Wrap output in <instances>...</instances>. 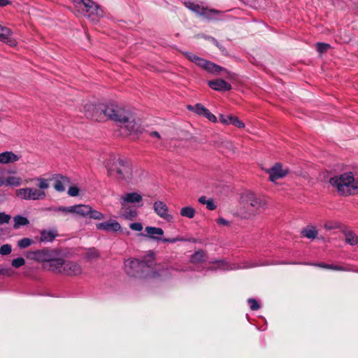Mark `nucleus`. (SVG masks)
<instances>
[{
    "label": "nucleus",
    "instance_id": "obj_50",
    "mask_svg": "<svg viewBox=\"0 0 358 358\" xmlns=\"http://www.w3.org/2000/svg\"><path fill=\"white\" fill-rule=\"evenodd\" d=\"M208 199L205 196H201L199 198L198 201L200 203L206 205Z\"/></svg>",
    "mask_w": 358,
    "mask_h": 358
},
{
    "label": "nucleus",
    "instance_id": "obj_17",
    "mask_svg": "<svg viewBox=\"0 0 358 358\" xmlns=\"http://www.w3.org/2000/svg\"><path fill=\"white\" fill-rule=\"evenodd\" d=\"M12 31L7 27L0 24V41L3 42L10 46H15L17 43L11 38Z\"/></svg>",
    "mask_w": 358,
    "mask_h": 358
},
{
    "label": "nucleus",
    "instance_id": "obj_53",
    "mask_svg": "<svg viewBox=\"0 0 358 358\" xmlns=\"http://www.w3.org/2000/svg\"><path fill=\"white\" fill-rule=\"evenodd\" d=\"M47 211L58 212V207L51 206L45 208Z\"/></svg>",
    "mask_w": 358,
    "mask_h": 358
},
{
    "label": "nucleus",
    "instance_id": "obj_4",
    "mask_svg": "<svg viewBox=\"0 0 358 358\" xmlns=\"http://www.w3.org/2000/svg\"><path fill=\"white\" fill-rule=\"evenodd\" d=\"M38 182L37 186L38 189L35 187L20 188L15 191L16 196L24 200H41L45 198L46 193L44 189L49 188L48 179L42 177H38L32 179Z\"/></svg>",
    "mask_w": 358,
    "mask_h": 358
},
{
    "label": "nucleus",
    "instance_id": "obj_37",
    "mask_svg": "<svg viewBox=\"0 0 358 358\" xmlns=\"http://www.w3.org/2000/svg\"><path fill=\"white\" fill-rule=\"evenodd\" d=\"M206 39L209 40L210 41H211L215 45H216L219 50L222 52H226V49L222 45L220 44L217 39H215L214 37H212V36H207L206 37Z\"/></svg>",
    "mask_w": 358,
    "mask_h": 358
},
{
    "label": "nucleus",
    "instance_id": "obj_2",
    "mask_svg": "<svg viewBox=\"0 0 358 358\" xmlns=\"http://www.w3.org/2000/svg\"><path fill=\"white\" fill-rule=\"evenodd\" d=\"M27 257L42 263L45 269L53 272L57 264H59V254L57 250L45 248L29 252Z\"/></svg>",
    "mask_w": 358,
    "mask_h": 358
},
{
    "label": "nucleus",
    "instance_id": "obj_42",
    "mask_svg": "<svg viewBox=\"0 0 358 358\" xmlns=\"http://www.w3.org/2000/svg\"><path fill=\"white\" fill-rule=\"evenodd\" d=\"M10 220V215L5 213H0V224L8 223Z\"/></svg>",
    "mask_w": 358,
    "mask_h": 358
},
{
    "label": "nucleus",
    "instance_id": "obj_13",
    "mask_svg": "<svg viewBox=\"0 0 358 358\" xmlns=\"http://www.w3.org/2000/svg\"><path fill=\"white\" fill-rule=\"evenodd\" d=\"M289 173L287 167H284L281 163H276L270 169V181L275 182L279 178H284Z\"/></svg>",
    "mask_w": 358,
    "mask_h": 358
},
{
    "label": "nucleus",
    "instance_id": "obj_31",
    "mask_svg": "<svg viewBox=\"0 0 358 358\" xmlns=\"http://www.w3.org/2000/svg\"><path fill=\"white\" fill-rule=\"evenodd\" d=\"M14 225L13 227L15 229L19 228L20 226L27 225L29 222L28 219L25 217L21 215H17L14 217Z\"/></svg>",
    "mask_w": 358,
    "mask_h": 358
},
{
    "label": "nucleus",
    "instance_id": "obj_38",
    "mask_svg": "<svg viewBox=\"0 0 358 358\" xmlns=\"http://www.w3.org/2000/svg\"><path fill=\"white\" fill-rule=\"evenodd\" d=\"M12 251V247L9 244H4L0 248V254L1 255H8Z\"/></svg>",
    "mask_w": 358,
    "mask_h": 358
},
{
    "label": "nucleus",
    "instance_id": "obj_46",
    "mask_svg": "<svg viewBox=\"0 0 358 358\" xmlns=\"http://www.w3.org/2000/svg\"><path fill=\"white\" fill-rule=\"evenodd\" d=\"M73 208L71 206H58V212L63 213L64 214L72 213Z\"/></svg>",
    "mask_w": 358,
    "mask_h": 358
},
{
    "label": "nucleus",
    "instance_id": "obj_40",
    "mask_svg": "<svg viewBox=\"0 0 358 358\" xmlns=\"http://www.w3.org/2000/svg\"><path fill=\"white\" fill-rule=\"evenodd\" d=\"M316 48H317V50L320 53H323V52H326L330 48V45L328 43H317L316 44Z\"/></svg>",
    "mask_w": 358,
    "mask_h": 358
},
{
    "label": "nucleus",
    "instance_id": "obj_57",
    "mask_svg": "<svg viewBox=\"0 0 358 358\" xmlns=\"http://www.w3.org/2000/svg\"><path fill=\"white\" fill-rule=\"evenodd\" d=\"M3 269L0 268V274H3Z\"/></svg>",
    "mask_w": 358,
    "mask_h": 358
},
{
    "label": "nucleus",
    "instance_id": "obj_9",
    "mask_svg": "<svg viewBox=\"0 0 358 358\" xmlns=\"http://www.w3.org/2000/svg\"><path fill=\"white\" fill-rule=\"evenodd\" d=\"M184 4L186 8L207 20H215L217 19L216 15L222 13L220 10L201 6L199 3L191 1H185Z\"/></svg>",
    "mask_w": 358,
    "mask_h": 358
},
{
    "label": "nucleus",
    "instance_id": "obj_6",
    "mask_svg": "<svg viewBox=\"0 0 358 358\" xmlns=\"http://www.w3.org/2000/svg\"><path fill=\"white\" fill-rule=\"evenodd\" d=\"M110 175L117 174L118 179L129 181L132 178V166L126 158L114 157L111 162L107 164Z\"/></svg>",
    "mask_w": 358,
    "mask_h": 358
},
{
    "label": "nucleus",
    "instance_id": "obj_23",
    "mask_svg": "<svg viewBox=\"0 0 358 358\" xmlns=\"http://www.w3.org/2000/svg\"><path fill=\"white\" fill-rule=\"evenodd\" d=\"M301 235L309 239H315L318 235V231L315 227L308 225L302 229Z\"/></svg>",
    "mask_w": 358,
    "mask_h": 358
},
{
    "label": "nucleus",
    "instance_id": "obj_8",
    "mask_svg": "<svg viewBox=\"0 0 358 358\" xmlns=\"http://www.w3.org/2000/svg\"><path fill=\"white\" fill-rule=\"evenodd\" d=\"M58 263L53 271L54 273L67 276L78 275L82 273V267L76 262L66 260L59 257Z\"/></svg>",
    "mask_w": 358,
    "mask_h": 358
},
{
    "label": "nucleus",
    "instance_id": "obj_35",
    "mask_svg": "<svg viewBox=\"0 0 358 358\" xmlns=\"http://www.w3.org/2000/svg\"><path fill=\"white\" fill-rule=\"evenodd\" d=\"M217 266L216 268L226 271V270H231L233 268L224 261H217L216 262Z\"/></svg>",
    "mask_w": 358,
    "mask_h": 358
},
{
    "label": "nucleus",
    "instance_id": "obj_56",
    "mask_svg": "<svg viewBox=\"0 0 358 358\" xmlns=\"http://www.w3.org/2000/svg\"><path fill=\"white\" fill-rule=\"evenodd\" d=\"M6 172L8 174H15L16 173L15 170H13V169L8 170Z\"/></svg>",
    "mask_w": 358,
    "mask_h": 358
},
{
    "label": "nucleus",
    "instance_id": "obj_36",
    "mask_svg": "<svg viewBox=\"0 0 358 358\" xmlns=\"http://www.w3.org/2000/svg\"><path fill=\"white\" fill-rule=\"evenodd\" d=\"M25 260L23 257H17L15 259H13L11 262V264L15 268H20L24 265Z\"/></svg>",
    "mask_w": 358,
    "mask_h": 358
},
{
    "label": "nucleus",
    "instance_id": "obj_22",
    "mask_svg": "<svg viewBox=\"0 0 358 358\" xmlns=\"http://www.w3.org/2000/svg\"><path fill=\"white\" fill-rule=\"evenodd\" d=\"M90 207V206L84 204H78L72 206V213L76 214L83 217H86L88 216Z\"/></svg>",
    "mask_w": 358,
    "mask_h": 358
},
{
    "label": "nucleus",
    "instance_id": "obj_3",
    "mask_svg": "<svg viewBox=\"0 0 358 358\" xmlns=\"http://www.w3.org/2000/svg\"><path fill=\"white\" fill-rule=\"evenodd\" d=\"M153 265V260L145 262L138 259H127L124 262V271L131 277L147 278L155 274L152 270Z\"/></svg>",
    "mask_w": 358,
    "mask_h": 358
},
{
    "label": "nucleus",
    "instance_id": "obj_29",
    "mask_svg": "<svg viewBox=\"0 0 358 358\" xmlns=\"http://www.w3.org/2000/svg\"><path fill=\"white\" fill-rule=\"evenodd\" d=\"M122 210H123L122 215L126 220H132L138 215L136 208H130L129 206H127L126 209H122Z\"/></svg>",
    "mask_w": 358,
    "mask_h": 358
},
{
    "label": "nucleus",
    "instance_id": "obj_51",
    "mask_svg": "<svg viewBox=\"0 0 358 358\" xmlns=\"http://www.w3.org/2000/svg\"><path fill=\"white\" fill-rule=\"evenodd\" d=\"M10 4V1L8 0H0V6L4 7Z\"/></svg>",
    "mask_w": 358,
    "mask_h": 358
},
{
    "label": "nucleus",
    "instance_id": "obj_7",
    "mask_svg": "<svg viewBox=\"0 0 358 358\" xmlns=\"http://www.w3.org/2000/svg\"><path fill=\"white\" fill-rule=\"evenodd\" d=\"M76 10L90 19L96 22L103 15L101 7L92 0H73Z\"/></svg>",
    "mask_w": 358,
    "mask_h": 358
},
{
    "label": "nucleus",
    "instance_id": "obj_27",
    "mask_svg": "<svg viewBox=\"0 0 358 358\" xmlns=\"http://www.w3.org/2000/svg\"><path fill=\"white\" fill-rule=\"evenodd\" d=\"M206 254L203 250H198L194 252L190 257V261L192 263L197 264L205 261Z\"/></svg>",
    "mask_w": 358,
    "mask_h": 358
},
{
    "label": "nucleus",
    "instance_id": "obj_39",
    "mask_svg": "<svg viewBox=\"0 0 358 358\" xmlns=\"http://www.w3.org/2000/svg\"><path fill=\"white\" fill-rule=\"evenodd\" d=\"M232 118V115H220L219 117L220 122L227 125L231 124Z\"/></svg>",
    "mask_w": 358,
    "mask_h": 358
},
{
    "label": "nucleus",
    "instance_id": "obj_14",
    "mask_svg": "<svg viewBox=\"0 0 358 358\" xmlns=\"http://www.w3.org/2000/svg\"><path fill=\"white\" fill-rule=\"evenodd\" d=\"M96 227L99 230H103L107 232H116L121 229L120 224L115 220H110L108 222L98 223L96 224Z\"/></svg>",
    "mask_w": 358,
    "mask_h": 358
},
{
    "label": "nucleus",
    "instance_id": "obj_24",
    "mask_svg": "<svg viewBox=\"0 0 358 358\" xmlns=\"http://www.w3.org/2000/svg\"><path fill=\"white\" fill-rule=\"evenodd\" d=\"M57 231L55 230H42L41 231V242H52L57 236Z\"/></svg>",
    "mask_w": 358,
    "mask_h": 358
},
{
    "label": "nucleus",
    "instance_id": "obj_32",
    "mask_svg": "<svg viewBox=\"0 0 358 358\" xmlns=\"http://www.w3.org/2000/svg\"><path fill=\"white\" fill-rule=\"evenodd\" d=\"M88 216L92 219L99 220L103 219L105 217L102 213L92 209L91 206L90 207Z\"/></svg>",
    "mask_w": 358,
    "mask_h": 358
},
{
    "label": "nucleus",
    "instance_id": "obj_55",
    "mask_svg": "<svg viewBox=\"0 0 358 358\" xmlns=\"http://www.w3.org/2000/svg\"><path fill=\"white\" fill-rule=\"evenodd\" d=\"M250 204L251 206L254 207V206H257L259 204V202L257 201V200L255 199L254 201H252Z\"/></svg>",
    "mask_w": 358,
    "mask_h": 358
},
{
    "label": "nucleus",
    "instance_id": "obj_47",
    "mask_svg": "<svg viewBox=\"0 0 358 358\" xmlns=\"http://www.w3.org/2000/svg\"><path fill=\"white\" fill-rule=\"evenodd\" d=\"M206 205V208L209 210H213L216 208V205L215 204L213 199H209Z\"/></svg>",
    "mask_w": 358,
    "mask_h": 358
},
{
    "label": "nucleus",
    "instance_id": "obj_11",
    "mask_svg": "<svg viewBox=\"0 0 358 358\" xmlns=\"http://www.w3.org/2000/svg\"><path fill=\"white\" fill-rule=\"evenodd\" d=\"M153 210L155 213L161 218L171 222L173 220V216L169 213L167 205L162 201H157L153 203Z\"/></svg>",
    "mask_w": 358,
    "mask_h": 358
},
{
    "label": "nucleus",
    "instance_id": "obj_34",
    "mask_svg": "<svg viewBox=\"0 0 358 358\" xmlns=\"http://www.w3.org/2000/svg\"><path fill=\"white\" fill-rule=\"evenodd\" d=\"M248 303L250 306V308L252 310H257L260 308L259 302L255 299H248Z\"/></svg>",
    "mask_w": 358,
    "mask_h": 358
},
{
    "label": "nucleus",
    "instance_id": "obj_26",
    "mask_svg": "<svg viewBox=\"0 0 358 358\" xmlns=\"http://www.w3.org/2000/svg\"><path fill=\"white\" fill-rule=\"evenodd\" d=\"M6 186L19 187L22 183V180L19 176H8L5 178Z\"/></svg>",
    "mask_w": 358,
    "mask_h": 358
},
{
    "label": "nucleus",
    "instance_id": "obj_41",
    "mask_svg": "<svg viewBox=\"0 0 358 358\" xmlns=\"http://www.w3.org/2000/svg\"><path fill=\"white\" fill-rule=\"evenodd\" d=\"M231 124L236 126L238 128H243L245 127V124L235 116H233Z\"/></svg>",
    "mask_w": 358,
    "mask_h": 358
},
{
    "label": "nucleus",
    "instance_id": "obj_15",
    "mask_svg": "<svg viewBox=\"0 0 358 358\" xmlns=\"http://www.w3.org/2000/svg\"><path fill=\"white\" fill-rule=\"evenodd\" d=\"M208 86L213 90L227 92L231 89V85L223 79L219 78L208 82Z\"/></svg>",
    "mask_w": 358,
    "mask_h": 358
},
{
    "label": "nucleus",
    "instance_id": "obj_21",
    "mask_svg": "<svg viewBox=\"0 0 358 358\" xmlns=\"http://www.w3.org/2000/svg\"><path fill=\"white\" fill-rule=\"evenodd\" d=\"M308 265H312L315 266H317L322 268L330 269L338 271H350L351 270L345 266H338L335 264H329L326 263H315V264H308Z\"/></svg>",
    "mask_w": 358,
    "mask_h": 358
},
{
    "label": "nucleus",
    "instance_id": "obj_44",
    "mask_svg": "<svg viewBox=\"0 0 358 358\" xmlns=\"http://www.w3.org/2000/svg\"><path fill=\"white\" fill-rule=\"evenodd\" d=\"M79 194V189L76 186H71L68 189V194L71 196H76Z\"/></svg>",
    "mask_w": 358,
    "mask_h": 358
},
{
    "label": "nucleus",
    "instance_id": "obj_45",
    "mask_svg": "<svg viewBox=\"0 0 358 358\" xmlns=\"http://www.w3.org/2000/svg\"><path fill=\"white\" fill-rule=\"evenodd\" d=\"M203 117H206L208 120H210L212 122H217L216 116L215 115H213V113H211L208 109L205 113V115Z\"/></svg>",
    "mask_w": 358,
    "mask_h": 358
},
{
    "label": "nucleus",
    "instance_id": "obj_19",
    "mask_svg": "<svg viewBox=\"0 0 358 358\" xmlns=\"http://www.w3.org/2000/svg\"><path fill=\"white\" fill-rule=\"evenodd\" d=\"M19 156L11 151H5L0 153V164L13 163L18 161Z\"/></svg>",
    "mask_w": 358,
    "mask_h": 358
},
{
    "label": "nucleus",
    "instance_id": "obj_54",
    "mask_svg": "<svg viewBox=\"0 0 358 358\" xmlns=\"http://www.w3.org/2000/svg\"><path fill=\"white\" fill-rule=\"evenodd\" d=\"M5 178L3 177H0V187L2 186H6Z\"/></svg>",
    "mask_w": 358,
    "mask_h": 358
},
{
    "label": "nucleus",
    "instance_id": "obj_33",
    "mask_svg": "<svg viewBox=\"0 0 358 358\" xmlns=\"http://www.w3.org/2000/svg\"><path fill=\"white\" fill-rule=\"evenodd\" d=\"M32 243L33 241L31 238H23L18 241L17 245L20 248L23 249L30 246Z\"/></svg>",
    "mask_w": 358,
    "mask_h": 358
},
{
    "label": "nucleus",
    "instance_id": "obj_16",
    "mask_svg": "<svg viewBox=\"0 0 358 358\" xmlns=\"http://www.w3.org/2000/svg\"><path fill=\"white\" fill-rule=\"evenodd\" d=\"M52 179L55 180L54 188L59 192H64L65 190V185L71 183V180L68 177L61 174L54 175Z\"/></svg>",
    "mask_w": 358,
    "mask_h": 358
},
{
    "label": "nucleus",
    "instance_id": "obj_28",
    "mask_svg": "<svg viewBox=\"0 0 358 358\" xmlns=\"http://www.w3.org/2000/svg\"><path fill=\"white\" fill-rule=\"evenodd\" d=\"M187 109L190 111L194 112L195 113L204 116L205 113L208 110L205 106H203L201 103H196L194 106L188 105Z\"/></svg>",
    "mask_w": 358,
    "mask_h": 358
},
{
    "label": "nucleus",
    "instance_id": "obj_49",
    "mask_svg": "<svg viewBox=\"0 0 358 358\" xmlns=\"http://www.w3.org/2000/svg\"><path fill=\"white\" fill-rule=\"evenodd\" d=\"M217 223L220 225L228 226L229 222L223 217H219L217 220Z\"/></svg>",
    "mask_w": 358,
    "mask_h": 358
},
{
    "label": "nucleus",
    "instance_id": "obj_30",
    "mask_svg": "<svg viewBox=\"0 0 358 358\" xmlns=\"http://www.w3.org/2000/svg\"><path fill=\"white\" fill-rule=\"evenodd\" d=\"M180 214L182 217L192 219L195 216L196 211L191 206H185L180 209Z\"/></svg>",
    "mask_w": 358,
    "mask_h": 358
},
{
    "label": "nucleus",
    "instance_id": "obj_12",
    "mask_svg": "<svg viewBox=\"0 0 358 358\" xmlns=\"http://www.w3.org/2000/svg\"><path fill=\"white\" fill-rule=\"evenodd\" d=\"M143 200L142 196L138 192L126 193L120 198L122 209H126L129 203H138Z\"/></svg>",
    "mask_w": 358,
    "mask_h": 358
},
{
    "label": "nucleus",
    "instance_id": "obj_52",
    "mask_svg": "<svg viewBox=\"0 0 358 358\" xmlns=\"http://www.w3.org/2000/svg\"><path fill=\"white\" fill-rule=\"evenodd\" d=\"M150 136L152 137H155L157 138H160L161 136L158 131H151L150 132Z\"/></svg>",
    "mask_w": 358,
    "mask_h": 358
},
{
    "label": "nucleus",
    "instance_id": "obj_18",
    "mask_svg": "<svg viewBox=\"0 0 358 358\" xmlns=\"http://www.w3.org/2000/svg\"><path fill=\"white\" fill-rule=\"evenodd\" d=\"M202 68L212 74L218 75L222 71L227 72L226 69L206 59H205Z\"/></svg>",
    "mask_w": 358,
    "mask_h": 358
},
{
    "label": "nucleus",
    "instance_id": "obj_10",
    "mask_svg": "<svg viewBox=\"0 0 358 358\" xmlns=\"http://www.w3.org/2000/svg\"><path fill=\"white\" fill-rule=\"evenodd\" d=\"M145 231L147 234L146 236L150 238L157 241H161L164 243H175L178 241H191V240H187L182 236H177L175 238H162V236L164 235V231L160 227H146L145 228Z\"/></svg>",
    "mask_w": 358,
    "mask_h": 358
},
{
    "label": "nucleus",
    "instance_id": "obj_48",
    "mask_svg": "<svg viewBox=\"0 0 358 358\" xmlns=\"http://www.w3.org/2000/svg\"><path fill=\"white\" fill-rule=\"evenodd\" d=\"M324 228L328 230L338 229L339 224L338 223H330L327 222L324 224Z\"/></svg>",
    "mask_w": 358,
    "mask_h": 358
},
{
    "label": "nucleus",
    "instance_id": "obj_43",
    "mask_svg": "<svg viewBox=\"0 0 358 358\" xmlns=\"http://www.w3.org/2000/svg\"><path fill=\"white\" fill-rule=\"evenodd\" d=\"M129 228L136 231H141L143 229V225L141 222H133L129 224Z\"/></svg>",
    "mask_w": 358,
    "mask_h": 358
},
{
    "label": "nucleus",
    "instance_id": "obj_5",
    "mask_svg": "<svg viewBox=\"0 0 358 358\" xmlns=\"http://www.w3.org/2000/svg\"><path fill=\"white\" fill-rule=\"evenodd\" d=\"M329 182L332 186L336 187L341 195L358 194V182L355 181L351 172L345 173L339 177L331 178Z\"/></svg>",
    "mask_w": 358,
    "mask_h": 358
},
{
    "label": "nucleus",
    "instance_id": "obj_25",
    "mask_svg": "<svg viewBox=\"0 0 358 358\" xmlns=\"http://www.w3.org/2000/svg\"><path fill=\"white\" fill-rule=\"evenodd\" d=\"M184 55L186 57L187 59L191 61L192 62L194 63L198 66L202 67L203 62L205 61V59L201 58L196 55L189 52H184Z\"/></svg>",
    "mask_w": 358,
    "mask_h": 358
},
{
    "label": "nucleus",
    "instance_id": "obj_20",
    "mask_svg": "<svg viewBox=\"0 0 358 358\" xmlns=\"http://www.w3.org/2000/svg\"><path fill=\"white\" fill-rule=\"evenodd\" d=\"M345 242L350 245H356L358 243V236L355 231L349 228L345 227L343 229Z\"/></svg>",
    "mask_w": 358,
    "mask_h": 358
},
{
    "label": "nucleus",
    "instance_id": "obj_1",
    "mask_svg": "<svg viewBox=\"0 0 358 358\" xmlns=\"http://www.w3.org/2000/svg\"><path fill=\"white\" fill-rule=\"evenodd\" d=\"M83 113L87 118L96 121H102L104 118H108L115 122L122 129H124V134L126 135L141 131L132 115L113 103H87L83 107Z\"/></svg>",
    "mask_w": 358,
    "mask_h": 358
}]
</instances>
